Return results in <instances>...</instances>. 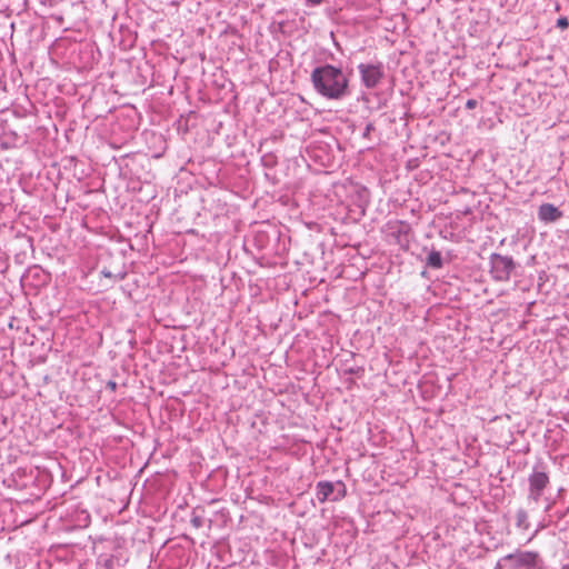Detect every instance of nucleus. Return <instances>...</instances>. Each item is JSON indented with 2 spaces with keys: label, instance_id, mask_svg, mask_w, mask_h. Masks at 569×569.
<instances>
[{
  "label": "nucleus",
  "instance_id": "0eeeda50",
  "mask_svg": "<svg viewBox=\"0 0 569 569\" xmlns=\"http://www.w3.org/2000/svg\"><path fill=\"white\" fill-rule=\"evenodd\" d=\"M562 216L561 211L550 203H543L539 207L538 217L543 222H553Z\"/></svg>",
  "mask_w": 569,
  "mask_h": 569
},
{
  "label": "nucleus",
  "instance_id": "20e7f679",
  "mask_svg": "<svg viewBox=\"0 0 569 569\" xmlns=\"http://www.w3.org/2000/svg\"><path fill=\"white\" fill-rule=\"evenodd\" d=\"M548 483V475L543 470H539L536 468L529 476L528 498L533 502H538Z\"/></svg>",
  "mask_w": 569,
  "mask_h": 569
},
{
  "label": "nucleus",
  "instance_id": "39448f33",
  "mask_svg": "<svg viewBox=\"0 0 569 569\" xmlns=\"http://www.w3.org/2000/svg\"><path fill=\"white\" fill-rule=\"evenodd\" d=\"M362 84L368 88H375L382 79L383 72L380 64L361 63L358 66Z\"/></svg>",
  "mask_w": 569,
  "mask_h": 569
},
{
  "label": "nucleus",
  "instance_id": "f03ea898",
  "mask_svg": "<svg viewBox=\"0 0 569 569\" xmlns=\"http://www.w3.org/2000/svg\"><path fill=\"white\" fill-rule=\"evenodd\" d=\"M490 273L495 280L507 281L510 278L511 271L513 270V261L510 257L501 254H492L490 258Z\"/></svg>",
  "mask_w": 569,
  "mask_h": 569
},
{
  "label": "nucleus",
  "instance_id": "9d476101",
  "mask_svg": "<svg viewBox=\"0 0 569 569\" xmlns=\"http://www.w3.org/2000/svg\"><path fill=\"white\" fill-rule=\"evenodd\" d=\"M306 1H307V3H308L309 6H313V7H316V6L321 4L325 0H306Z\"/></svg>",
  "mask_w": 569,
  "mask_h": 569
},
{
  "label": "nucleus",
  "instance_id": "1a4fd4ad",
  "mask_svg": "<svg viewBox=\"0 0 569 569\" xmlns=\"http://www.w3.org/2000/svg\"><path fill=\"white\" fill-rule=\"evenodd\" d=\"M478 102L477 100L475 99H469L467 102H466V108L471 110V109H475L477 107Z\"/></svg>",
  "mask_w": 569,
  "mask_h": 569
},
{
  "label": "nucleus",
  "instance_id": "9b49d317",
  "mask_svg": "<svg viewBox=\"0 0 569 569\" xmlns=\"http://www.w3.org/2000/svg\"><path fill=\"white\" fill-rule=\"evenodd\" d=\"M557 24L560 27V28H566L568 26V21L566 18H561L558 20Z\"/></svg>",
  "mask_w": 569,
  "mask_h": 569
},
{
  "label": "nucleus",
  "instance_id": "f257e3e1",
  "mask_svg": "<svg viewBox=\"0 0 569 569\" xmlns=\"http://www.w3.org/2000/svg\"><path fill=\"white\" fill-rule=\"evenodd\" d=\"M316 91L329 100H340L349 92V79L343 71L331 64L316 68L311 73Z\"/></svg>",
  "mask_w": 569,
  "mask_h": 569
},
{
  "label": "nucleus",
  "instance_id": "423d86ee",
  "mask_svg": "<svg viewBox=\"0 0 569 569\" xmlns=\"http://www.w3.org/2000/svg\"><path fill=\"white\" fill-rule=\"evenodd\" d=\"M337 486L343 488V485L338 482ZM336 485L328 481H320L317 485V499L320 502H325L326 500L331 498V495L333 493ZM345 495V489H341L339 493L333 497V500H337L338 498L342 497Z\"/></svg>",
  "mask_w": 569,
  "mask_h": 569
},
{
  "label": "nucleus",
  "instance_id": "7ed1b4c3",
  "mask_svg": "<svg viewBox=\"0 0 569 569\" xmlns=\"http://www.w3.org/2000/svg\"><path fill=\"white\" fill-rule=\"evenodd\" d=\"M537 553L531 551H517L501 559L503 565H510L511 569H532L537 563Z\"/></svg>",
  "mask_w": 569,
  "mask_h": 569
},
{
  "label": "nucleus",
  "instance_id": "6e6552de",
  "mask_svg": "<svg viewBox=\"0 0 569 569\" xmlns=\"http://www.w3.org/2000/svg\"><path fill=\"white\" fill-rule=\"evenodd\" d=\"M427 262H428V266H430L432 268H440L442 266V257H441L440 252H438V251L430 252L428 254Z\"/></svg>",
  "mask_w": 569,
  "mask_h": 569
}]
</instances>
